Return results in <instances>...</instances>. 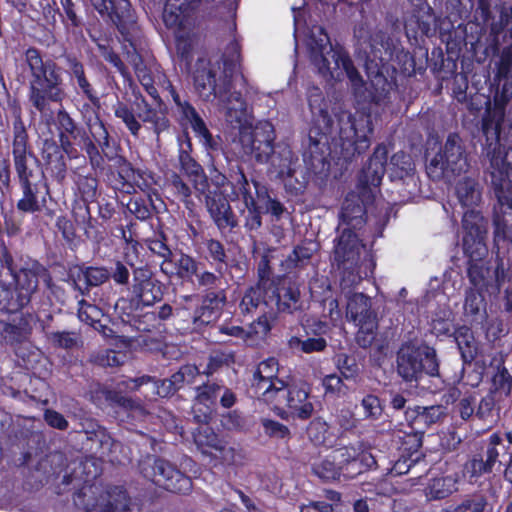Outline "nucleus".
Masks as SVG:
<instances>
[{
	"mask_svg": "<svg viewBox=\"0 0 512 512\" xmlns=\"http://www.w3.org/2000/svg\"><path fill=\"white\" fill-rule=\"evenodd\" d=\"M310 107L313 116L307 138L302 142V156L307 170L324 180L329 176L332 160L336 165L347 169L356 156L370 147V138L367 133L371 132V129L359 130L350 115L345 126L340 127L338 140L334 143V150H332L330 139L334 121L328 109L319 108L318 112H314L312 103Z\"/></svg>",
	"mask_w": 512,
	"mask_h": 512,
	"instance_id": "obj_1",
	"label": "nucleus"
},
{
	"mask_svg": "<svg viewBox=\"0 0 512 512\" xmlns=\"http://www.w3.org/2000/svg\"><path fill=\"white\" fill-rule=\"evenodd\" d=\"M210 179L214 187L212 190H223L224 186H228L230 200L243 203L239 214L248 232L258 231L262 227L263 215L277 222L288 213L277 192L265 181L249 176L237 161H229L226 172L214 168L210 171Z\"/></svg>",
	"mask_w": 512,
	"mask_h": 512,
	"instance_id": "obj_2",
	"label": "nucleus"
},
{
	"mask_svg": "<svg viewBox=\"0 0 512 512\" xmlns=\"http://www.w3.org/2000/svg\"><path fill=\"white\" fill-rule=\"evenodd\" d=\"M13 114L10 144L15 181L20 192L16 209L23 215L39 214L51 197L50 186L40 169L41 161L34 151L23 117H19V110L15 108Z\"/></svg>",
	"mask_w": 512,
	"mask_h": 512,
	"instance_id": "obj_3",
	"label": "nucleus"
},
{
	"mask_svg": "<svg viewBox=\"0 0 512 512\" xmlns=\"http://www.w3.org/2000/svg\"><path fill=\"white\" fill-rule=\"evenodd\" d=\"M40 279L51 288L53 278L46 266L31 258L16 261L4 249L0 257V312L14 314L26 308L38 292Z\"/></svg>",
	"mask_w": 512,
	"mask_h": 512,
	"instance_id": "obj_4",
	"label": "nucleus"
},
{
	"mask_svg": "<svg viewBox=\"0 0 512 512\" xmlns=\"http://www.w3.org/2000/svg\"><path fill=\"white\" fill-rule=\"evenodd\" d=\"M138 81L158 108L153 107L147 101L139 87L132 81L128 82L130 92H126L122 99L117 100L113 105L114 116L135 138L139 137L142 127L146 125L155 135L159 136L170 128L168 108L155 86L153 73L147 76L142 75Z\"/></svg>",
	"mask_w": 512,
	"mask_h": 512,
	"instance_id": "obj_5",
	"label": "nucleus"
},
{
	"mask_svg": "<svg viewBox=\"0 0 512 512\" xmlns=\"http://www.w3.org/2000/svg\"><path fill=\"white\" fill-rule=\"evenodd\" d=\"M387 150L378 145L357 177L356 191L349 192L342 204L340 221L353 231L361 229L375 202V191L386 172Z\"/></svg>",
	"mask_w": 512,
	"mask_h": 512,
	"instance_id": "obj_6",
	"label": "nucleus"
},
{
	"mask_svg": "<svg viewBox=\"0 0 512 512\" xmlns=\"http://www.w3.org/2000/svg\"><path fill=\"white\" fill-rule=\"evenodd\" d=\"M95 165L89 163L94 172H99L104 181L114 190L125 194L140 191H152L156 185L153 172L136 168L122 154V147L112 136L98 151Z\"/></svg>",
	"mask_w": 512,
	"mask_h": 512,
	"instance_id": "obj_7",
	"label": "nucleus"
},
{
	"mask_svg": "<svg viewBox=\"0 0 512 512\" xmlns=\"http://www.w3.org/2000/svg\"><path fill=\"white\" fill-rule=\"evenodd\" d=\"M30 72L28 102L42 115L51 113V104H62L67 93L62 68L52 59L44 60L41 51L33 46L25 52Z\"/></svg>",
	"mask_w": 512,
	"mask_h": 512,
	"instance_id": "obj_8",
	"label": "nucleus"
},
{
	"mask_svg": "<svg viewBox=\"0 0 512 512\" xmlns=\"http://www.w3.org/2000/svg\"><path fill=\"white\" fill-rule=\"evenodd\" d=\"M95 114L96 122L88 127L77 122L70 113L63 107L57 110L54 118V125L57 130V136L60 146L64 148L69 159L78 157L77 147L85 153L89 163L95 165L98 160V151L111 138V135L103 120L99 117V111L92 109Z\"/></svg>",
	"mask_w": 512,
	"mask_h": 512,
	"instance_id": "obj_9",
	"label": "nucleus"
},
{
	"mask_svg": "<svg viewBox=\"0 0 512 512\" xmlns=\"http://www.w3.org/2000/svg\"><path fill=\"white\" fill-rule=\"evenodd\" d=\"M332 263L341 270L343 288L358 285L364 277L373 274L376 261L371 249L350 228H343L333 240Z\"/></svg>",
	"mask_w": 512,
	"mask_h": 512,
	"instance_id": "obj_10",
	"label": "nucleus"
},
{
	"mask_svg": "<svg viewBox=\"0 0 512 512\" xmlns=\"http://www.w3.org/2000/svg\"><path fill=\"white\" fill-rule=\"evenodd\" d=\"M205 249L203 258L214 267V271L207 268V264L191 254L180 252L174 262L175 276L182 282H193V278L206 285L222 282L228 267V250L224 243L216 238H203Z\"/></svg>",
	"mask_w": 512,
	"mask_h": 512,
	"instance_id": "obj_11",
	"label": "nucleus"
},
{
	"mask_svg": "<svg viewBox=\"0 0 512 512\" xmlns=\"http://www.w3.org/2000/svg\"><path fill=\"white\" fill-rule=\"evenodd\" d=\"M462 246L468 258L467 276L471 287H485L483 259L488 253L486 245L487 221L480 212L467 211L462 217Z\"/></svg>",
	"mask_w": 512,
	"mask_h": 512,
	"instance_id": "obj_12",
	"label": "nucleus"
},
{
	"mask_svg": "<svg viewBox=\"0 0 512 512\" xmlns=\"http://www.w3.org/2000/svg\"><path fill=\"white\" fill-rule=\"evenodd\" d=\"M396 370L405 383L415 387L426 377L439 376L436 349L425 341L403 342L396 354Z\"/></svg>",
	"mask_w": 512,
	"mask_h": 512,
	"instance_id": "obj_13",
	"label": "nucleus"
},
{
	"mask_svg": "<svg viewBox=\"0 0 512 512\" xmlns=\"http://www.w3.org/2000/svg\"><path fill=\"white\" fill-rule=\"evenodd\" d=\"M269 289L251 284L240 292L236 315L241 322L250 321L251 332L266 337L273 328L277 312L269 306Z\"/></svg>",
	"mask_w": 512,
	"mask_h": 512,
	"instance_id": "obj_14",
	"label": "nucleus"
},
{
	"mask_svg": "<svg viewBox=\"0 0 512 512\" xmlns=\"http://www.w3.org/2000/svg\"><path fill=\"white\" fill-rule=\"evenodd\" d=\"M469 153L465 141L456 132L447 135L439 151L426 164V172L433 181L450 180L468 171Z\"/></svg>",
	"mask_w": 512,
	"mask_h": 512,
	"instance_id": "obj_15",
	"label": "nucleus"
},
{
	"mask_svg": "<svg viewBox=\"0 0 512 512\" xmlns=\"http://www.w3.org/2000/svg\"><path fill=\"white\" fill-rule=\"evenodd\" d=\"M88 160L84 158L83 164L70 170L71 190L73 194L72 215L75 222L85 225L87 229L94 228L96 221L91 216L90 204L95 202L99 191L98 172L88 167Z\"/></svg>",
	"mask_w": 512,
	"mask_h": 512,
	"instance_id": "obj_16",
	"label": "nucleus"
},
{
	"mask_svg": "<svg viewBox=\"0 0 512 512\" xmlns=\"http://www.w3.org/2000/svg\"><path fill=\"white\" fill-rule=\"evenodd\" d=\"M372 0H361L360 19L353 26L355 44L365 49L366 58L376 57L394 51L393 39L383 30L376 29V15L372 11Z\"/></svg>",
	"mask_w": 512,
	"mask_h": 512,
	"instance_id": "obj_17",
	"label": "nucleus"
},
{
	"mask_svg": "<svg viewBox=\"0 0 512 512\" xmlns=\"http://www.w3.org/2000/svg\"><path fill=\"white\" fill-rule=\"evenodd\" d=\"M132 282L128 289L129 299L136 310L153 307L163 300L167 285L162 282L148 265H130Z\"/></svg>",
	"mask_w": 512,
	"mask_h": 512,
	"instance_id": "obj_18",
	"label": "nucleus"
},
{
	"mask_svg": "<svg viewBox=\"0 0 512 512\" xmlns=\"http://www.w3.org/2000/svg\"><path fill=\"white\" fill-rule=\"evenodd\" d=\"M394 51L378 54L365 59V70L370 82L371 102L376 105L389 102L390 93L397 87L394 74L396 69L390 64Z\"/></svg>",
	"mask_w": 512,
	"mask_h": 512,
	"instance_id": "obj_19",
	"label": "nucleus"
},
{
	"mask_svg": "<svg viewBox=\"0 0 512 512\" xmlns=\"http://www.w3.org/2000/svg\"><path fill=\"white\" fill-rule=\"evenodd\" d=\"M197 289L202 290L200 303L195 307L191 314V322L195 328H203L216 322L222 315L223 308L226 306L227 283L216 282L215 284L206 285L193 278L191 282Z\"/></svg>",
	"mask_w": 512,
	"mask_h": 512,
	"instance_id": "obj_20",
	"label": "nucleus"
},
{
	"mask_svg": "<svg viewBox=\"0 0 512 512\" xmlns=\"http://www.w3.org/2000/svg\"><path fill=\"white\" fill-rule=\"evenodd\" d=\"M102 18L109 19L117 28L124 42L131 46L139 37L140 28L129 0H90Z\"/></svg>",
	"mask_w": 512,
	"mask_h": 512,
	"instance_id": "obj_21",
	"label": "nucleus"
},
{
	"mask_svg": "<svg viewBox=\"0 0 512 512\" xmlns=\"http://www.w3.org/2000/svg\"><path fill=\"white\" fill-rule=\"evenodd\" d=\"M275 128L269 121H259L254 127L240 131V153L258 164L269 161L275 145Z\"/></svg>",
	"mask_w": 512,
	"mask_h": 512,
	"instance_id": "obj_22",
	"label": "nucleus"
},
{
	"mask_svg": "<svg viewBox=\"0 0 512 512\" xmlns=\"http://www.w3.org/2000/svg\"><path fill=\"white\" fill-rule=\"evenodd\" d=\"M202 2L215 8L224 0H166L162 12L164 26L169 31L195 30Z\"/></svg>",
	"mask_w": 512,
	"mask_h": 512,
	"instance_id": "obj_23",
	"label": "nucleus"
},
{
	"mask_svg": "<svg viewBox=\"0 0 512 512\" xmlns=\"http://www.w3.org/2000/svg\"><path fill=\"white\" fill-rule=\"evenodd\" d=\"M62 57L70 84L74 87L78 95L88 100L87 103L82 105L81 113L84 114L90 109L99 111L101 108L100 96L88 78L85 63L82 61L81 57L73 52L64 53Z\"/></svg>",
	"mask_w": 512,
	"mask_h": 512,
	"instance_id": "obj_24",
	"label": "nucleus"
},
{
	"mask_svg": "<svg viewBox=\"0 0 512 512\" xmlns=\"http://www.w3.org/2000/svg\"><path fill=\"white\" fill-rule=\"evenodd\" d=\"M269 287V300L274 301L276 311L283 314H294L303 310L300 285L292 276L283 274L272 278Z\"/></svg>",
	"mask_w": 512,
	"mask_h": 512,
	"instance_id": "obj_25",
	"label": "nucleus"
},
{
	"mask_svg": "<svg viewBox=\"0 0 512 512\" xmlns=\"http://www.w3.org/2000/svg\"><path fill=\"white\" fill-rule=\"evenodd\" d=\"M205 206L218 230L222 233L233 232L239 227V220L230 205L229 194L224 190H209L206 188Z\"/></svg>",
	"mask_w": 512,
	"mask_h": 512,
	"instance_id": "obj_26",
	"label": "nucleus"
},
{
	"mask_svg": "<svg viewBox=\"0 0 512 512\" xmlns=\"http://www.w3.org/2000/svg\"><path fill=\"white\" fill-rule=\"evenodd\" d=\"M195 90L204 100L224 97L230 91V80L217 78V70L210 61L198 60L193 73Z\"/></svg>",
	"mask_w": 512,
	"mask_h": 512,
	"instance_id": "obj_27",
	"label": "nucleus"
},
{
	"mask_svg": "<svg viewBox=\"0 0 512 512\" xmlns=\"http://www.w3.org/2000/svg\"><path fill=\"white\" fill-rule=\"evenodd\" d=\"M178 113V122L181 127H190L195 136L209 148H214L215 142L211 132L209 131L204 119L201 117L196 108L189 101L186 92L179 97V102H173Z\"/></svg>",
	"mask_w": 512,
	"mask_h": 512,
	"instance_id": "obj_28",
	"label": "nucleus"
},
{
	"mask_svg": "<svg viewBox=\"0 0 512 512\" xmlns=\"http://www.w3.org/2000/svg\"><path fill=\"white\" fill-rule=\"evenodd\" d=\"M192 434L194 442L203 453L219 459L222 463L233 461L234 449L209 424L197 427Z\"/></svg>",
	"mask_w": 512,
	"mask_h": 512,
	"instance_id": "obj_29",
	"label": "nucleus"
},
{
	"mask_svg": "<svg viewBox=\"0 0 512 512\" xmlns=\"http://www.w3.org/2000/svg\"><path fill=\"white\" fill-rule=\"evenodd\" d=\"M434 20V11L426 1L413 3L403 16L406 35L415 39L418 36H430Z\"/></svg>",
	"mask_w": 512,
	"mask_h": 512,
	"instance_id": "obj_30",
	"label": "nucleus"
},
{
	"mask_svg": "<svg viewBox=\"0 0 512 512\" xmlns=\"http://www.w3.org/2000/svg\"><path fill=\"white\" fill-rule=\"evenodd\" d=\"M65 150L54 139L43 142L41 157L45 171L57 184H63L68 175Z\"/></svg>",
	"mask_w": 512,
	"mask_h": 512,
	"instance_id": "obj_31",
	"label": "nucleus"
},
{
	"mask_svg": "<svg viewBox=\"0 0 512 512\" xmlns=\"http://www.w3.org/2000/svg\"><path fill=\"white\" fill-rule=\"evenodd\" d=\"M139 472L148 481L159 487L158 480L167 478L169 480L170 475L180 478V485L186 486V474L180 471L175 465L169 461L160 458H148L139 462Z\"/></svg>",
	"mask_w": 512,
	"mask_h": 512,
	"instance_id": "obj_32",
	"label": "nucleus"
},
{
	"mask_svg": "<svg viewBox=\"0 0 512 512\" xmlns=\"http://www.w3.org/2000/svg\"><path fill=\"white\" fill-rule=\"evenodd\" d=\"M310 389L306 383L292 382L289 395L286 397L284 411L301 420H307L311 417L314 407L308 401Z\"/></svg>",
	"mask_w": 512,
	"mask_h": 512,
	"instance_id": "obj_33",
	"label": "nucleus"
},
{
	"mask_svg": "<svg viewBox=\"0 0 512 512\" xmlns=\"http://www.w3.org/2000/svg\"><path fill=\"white\" fill-rule=\"evenodd\" d=\"M92 399L98 406L105 405L125 412L142 411V406L139 401L124 395L120 391L109 389L107 387H99L95 389L92 393Z\"/></svg>",
	"mask_w": 512,
	"mask_h": 512,
	"instance_id": "obj_34",
	"label": "nucleus"
},
{
	"mask_svg": "<svg viewBox=\"0 0 512 512\" xmlns=\"http://www.w3.org/2000/svg\"><path fill=\"white\" fill-rule=\"evenodd\" d=\"M291 384L292 382H287L282 379L276 380V382H270L268 386L259 393L254 392V396L251 398L257 399L271 406L278 416L286 418L284 405L286 397L289 395Z\"/></svg>",
	"mask_w": 512,
	"mask_h": 512,
	"instance_id": "obj_35",
	"label": "nucleus"
},
{
	"mask_svg": "<svg viewBox=\"0 0 512 512\" xmlns=\"http://www.w3.org/2000/svg\"><path fill=\"white\" fill-rule=\"evenodd\" d=\"M444 415L443 407L440 405H432L428 407L415 406L405 411V418L408 421V428L422 433L430 428L431 425L437 423Z\"/></svg>",
	"mask_w": 512,
	"mask_h": 512,
	"instance_id": "obj_36",
	"label": "nucleus"
},
{
	"mask_svg": "<svg viewBox=\"0 0 512 512\" xmlns=\"http://www.w3.org/2000/svg\"><path fill=\"white\" fill-rule=\"evenodd\" d=\"M346 317L355 325L375 321V314L371 309V299L363 293H354L348 298Z\"/></svg>",
	"mask_w": 512,
	"mask_h": 512,
	"instance_id": "obj_37",
	"label": "nucleus"
},
{
	"mask_svg": "<svg viewBox=\"0 0 512 512\" xmlns=\"http://www.w3.org/2000/svg\"><path fill=\"white\" fill-rule=\"evenodd\" d=\"M295 161L297 158L288 145L275 144L267 164L270 165V172L280 179L293 172Z\"/></svg>",
	"mask_w": 512,
	"mask_h": 512,
	"instance_id": "obj_38",
	"label": "nucleus"
},
{
	"mask_svg": "<svg viewBox=\"0 0 512 512\" xmlns=\"http://www.w3.org/2000/svg\"><path fill=\"white\" fill-rule=\"evenodd\" d=\"M459 476L453 475L433 477L424 487V494L430 501L442 500L458 491Z\"/></svg>",
	"mask_w": 512,
	"mask_h": 512,
	"instance_id": "obj_39",
	"label": "nucleus"
},
{
	"mask_svg": "<svg viewBox=\"0 0 512 512\" xmlns=\"http://www.w3.org/2000/svg\"><path fill=\"white\" fill-rule=\"evenodd\" d=\"M77 268V278L79 281L83 280L85 286L82 288L76 281H74V284L75 288H77L83 296L88 295L92 287L101 286L111 277L109 269L104 266H87L85 264H81L78 265Z\"/></svg>",
	"mask_w": 512,
	"mask_h": 512,
	"instance_id": "obj_40",
	"label": "nucleus"
},
{
	"mask_svg": "<svg viewBox=\"0 0 512 512\" xmlns=\"http://www.w3.org/2000/svg\"><path fill=\"white\" fill-rule=\"evenodd\" d=\"M278 361L275 358H269L260 362L253 373L248 393L250 397L254 396V392L259 393L270 382L281 380L278 376Z\"/></svg>",
	"mask_w": 512,
	"mask_h": 512,
	"instance_id": "obj_41",
	"label": "nucleus"
},
{
	"mask_svg": "<svg viewBox=\"0 0 512 512\" xmlns=\"http://www.w3.org/2000/svg\"><path fill=\"white\" fill-rule=\"evenodd\" d=\"M178 161L181 171L189 178L194 188L204 193L208 187V179L202 165L185 151H178Z\"/></svg>",
	"mask_w": 512,
	"mask_h": 512,
	"instance_id": "obj_42",
	"label": "nucleus"
},
{
	"mask_svg": "<svg viewBox=\"0 0 512 512\" xmlns=\"http://www.w3.org/2000/svg\"><path fill=\"white\" fill-rule=\"evenodd\" d=\"M105 494L99 512H133L131 497L124 486H110Z\"/></svg>",
	"mask_w": 512,
	"mask_h": 512,
	"instance_id": "obj_43",
	"label": "nucleus"
},
{
	"mask_svg": "<svg viewBox=\"0 0 512 512\" xmlns=\"http://www.w3.org/2000/svg\"><path fill=\"white\" fill-rule=\"evenodd\" d=\"M455 193L457 199L462 207L468 208L467 211H474V207L478 206L481 202V189L479 183L470 177H464L459 180L455 186ZM475 212H477L475 210Z\"/></svg>",
	"mask_w": 512,
	"mask_h": 512,
	"instance_id": "obj_44",
	"label": "nucleus"
},
{
	"mask_svg": "<svg viewBox=\"0 0 512 512\" xmlns=\"http://www.w3.org/2000/svg\"><path fill=\"white\" fill-rule=\"evenodd\" d=\"M166 185L167 191L173 198V201L182 203L187 210L193 212L196 204L192 198V190L181 175L177 172H172L167 178Z\"/></svg>",
	"mask_w": 512,
	"mask_h": 512,
	"instance_id": "obj_45",
	"label": "nucleus"
},
{
	"mask_svg": "<svg viewBox=\"0 0 512 512\" xmlns=\"http://www.w3.org/2000/svg\"><path fill=\"white\" fill-rule=\"evenodd\" d=\"M236 362V353L227 348L213 349L207 358V363L202 374L210 377L216 373L230 369Z\"/></svg>",
	"mask_w": 512,
	"mask_h": 512,
	"instance_id": "obj_46",
	"label": "nucleus"
},
{
	"mask_svg": "<svg viewBox=\"0 0 512 512\" xmlns=\"http://www.w3.org/2000/svg\"><path fill=\"white\" fill-rule=\"evenodd\" d=\"M493 469L494 466L486 458L484 460V455L480 452L466 460L462 467V476L469 484L474 485L480 483L481 477L492 473Z\"/></svg>",
	"mask_w": 512,
	"mask_h": 512,
	"instance_id": "obj_47",
	"label": "nucleus"
},
{
	"mask_svg": "<svg viewBox=\"0 0 512 512\" xmlns=\"http://www.w3.org/2000/svg\"><path fill=\"white\" fill-rule=\"evenodd\" d=\"M453 336L463 362L467 364L473 362L478 354V343L472 329L466 325L459 326L455 329Z\"/></svg>",
	"mask_w": 512,
	"mask_h": 512,
	"instance_id": "obj_48",
	"label": "nucleus"
},
{
	"mask_svg": "<svg viewBox=\"0 0 512 512\" xmlns=\"http://www.w3.org/2000/svg\"><path fill=\"white\" fill-rule=\"evenodd\" d=\"M307 436L315 446L332 448L336 445L337 438L326 421L316 417L307 426Z\"/></svg>",
	"mask_w": 512,
	"mask_h": 512,
	"instance_id": "obj_49",
	"label": "nucleus"
},
{
	"mask_svg": "<svg viewBox=\"0 0 512 512\" xmlns=\"http://www.w3.org/2000/svg\"><path fill=\"white\" fill-rule=\"evenodd\" d=\"M415 174V163L412 156L398 151L390 159L389 177L392 181L405 180Z\"/></svg>",
	"mask_w": 512,
	"mask_h": 512,
	"instance_id": "obj_50",
	"label": "nucleus"
},
{
	"mask_svg": "<svg viewBox=\"0 0 512 512\" xmlns=\"http://www.w3.org/2000/svg\"><path fill=\"white\" fill-rule=\"evenodd\" d=\"M497 362L491 377L490 392L498 396V400H502L510 395L512 388V376L505 367L504 360L494 359Z\"/></svg>",
	"mask_w": 512,
	"mask_h": 512,
	"instance_id": "obj_51",
	"label": "nucleus"
},
{
	"mask_svg": "<svg viewBox=\"0 0 512 512\" xmlns=\"http://www.w3.org/2000/svg\"><path fill=\"white\" fill-rule=\"evenodd\" d=\"M481 453L493 466H495L497 462L501 463L499 457L509 453V445L504 443L502 432H493L487 438L483 439L481 441Z\"/></svg>",
	"mask_w": 512,
	"mask_h": 512,
	"instance_id": "obj_52",
	"label": "nucleus"
},
{
	"mask_svg": "<svg viewBox=\"0 0 512 512\" xmlns=\"http://www.w3.org/2000/svg\"><path fill=\"white\" fill-rule=\"evenodd\" d=\"M146 195H135L130 198L126 207L130 214L137 220L146 221L152 217L155 209L152 194H157L156 189L152 191H143Z\"/></svg>",
	"mask_w": 512,
	"mask_h": 512,
	"instance_id": "obj_53",
	"label": "nucleus"
},
{
	"mask_svg": "<svg viewBox=\"0 0 512 512\" xmlns=\"http://www.w3.org/2000/svg\"><path fill=\"white\" fill-rule=\"evenodd\" d=\"M332 360L336 369L345 380L358 382L361 375V367L354 354L339 352L333 356Z\"/></svg>",
	"mask_w": 512,
	"mask_h": 512,
	"instance_id": "obj_54",
	"label": "nucleus"
},
{
	"mask_svg": "<svg viewBox=\"0 0 512 512\" xmlns=\"http://www.w3.org/2000/svg\"><path fill=\"white\" fill-rule=\"evenodd\" d=\"M377 462L375 457L371 454L370 451L365 448L359 455L354 458L351 463L347 464V466H341V474L345 478L353 479L356 476L370 470L374 466H376Z\"/></svg>",
	"mask_w": 512,
	"mask_h": 512,
	"instance_id": "obj_55",
	"label": "nucleus"
},
{
	"mask_svg": "<svg viewBox=\"0 0 512 512\" xmlns=\"http://www.w3.org/2000/svg\"><path fill=\"white\" fill-rule=\"evenodd\" d=\"M344 377L337 373L325 375L321 380L324 395L332 399L345 398L350 393L349 386L344 382Z\"/></svg>",
	"mask_w": 512,
	"mask_h": 512,
	"instance_id": "obj_56",
	"label": "nucleus"
},
{
	"mask_svg": "<svg viewBox=\"0 0 512 512\" xmlns=\"http://www.w3.org/2000/svg\"><path fill=\"white\" fill-rule=\"evenodd\" d=\"M175 39V48L180 61L191 64L193 60V37L195 30H171Z\"/></svg>",
	"mask_w": 512,
	"mask_h": 512,
	"instance_id": "obj_57",
	"label": "nucleus"
},
{
	"mask_svg": "<svg viewBox=\"0 0 512 512\" xmlns=\"http://www.w3.org/2000/svg\"><path fill=\"white\" fill-rule=\"evenodd\" d=\"M422 440V433L410 429L399 436L398 452L421 460L423 457V453L420 451Z\"/></svg>",
	"mask_w": 512,
	"mask_h": 512,
	"instance_id": "obj_58",
	"label": "nucleus"
},
{
	"mask_svg": "<svg viewBox=\"0 0 512 512\" xmlns=\"http://www.w3.org/2000/svg\"><path fill=\"white\" fill-rule=\"evenodd\" d=\"M224 78L227 80L232 79L233 75L237 72L241 61V47L236 40L229 42L222 54Z\"/></svg>",
	"mask_w": 512,
	"mask_h": 512,
	"instance_id": "obj_59",
	"label": "nucleus"
},
{
	"mask_svg": "<svg viewBox=\"0 0 512 512\" xmlns=\"http://www.w3.org/2000/svg\"><path fill=\"white\" fill-rule=\"evenodd\" d=\"M97 217L102 224H110L119 215V199L117 195H103L96 199Z\"/></svg>",
	"mask_w": 512,
	"mask_h": 512,
	"instance_id": "obj_60",
	"label": "nucleus"
},
{
	"mask_svg": "<svg viewBox=\"0 0 512 512\" xmlns=\"http://www.w3.org/2000/svg\"><path fill=\"white\" fill-rule=\"evenodd\" d=\"M287 344L291 350L305 354L323 352L327 347V341L323 337H311L303 340L298 336H291Z\"/></svg>",
	"mask_w": 512,
	"mask_h": 512,
	"instance_id": "obj_61",
	"label": "nucleus"
},
{
	"mask_svg": "<svg viewBox=\"0 0 512 512\" xmlns=\"http://www.w3.org/2000/svg\"><path fill=\"white\" fill-rule=\"evenodd\" d=\"M464 311L466 315L476 316L481 311L486 313V300L483 287H470L466 291Z\"/></svg>",
	"mask_w": 512,
	"mask_h": 512,
	"instance_id": "obj_62",
	"label": "nucleus"
},
{
	"mask_svg": "<svg viewBox=\"0 0 512 512\" xmlns=\"http://www.w3.org/2000/svg\"><path fill=\"white\" fill-rule=\"evenodd\" d=\"M55 226L70 249L80 245L81 237L77 234L75 223L68 216H58Z\"/></svg>",
	"mask_w": 512,
	"mask_h": 512,
	"instance_id": "obj_63",
	"label": "nucleus"
},
{
	"mask_svg": "<svg viewBox=\"0 0 512 512\" xmlns=\"http://www.w3.org/2000/svg\"><path fill=\"white\" fill-rule=\"evenodd\" d=\"M365 448V443L361 439L349 444L341 442L340 447L334 451V458L339 466H347V464L351 463Z\"/></svg>",
	"mask_w": 512,
	"mask_h": 512,
	"instance_id": "obj_64",
	"label": "nucleus"
}]
</instances>
